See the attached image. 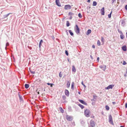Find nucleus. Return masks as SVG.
<instances>
[{
  "label": "nucleus",
  "instance_id": "44",
  "mask_svg": "<svg viewBox=\"0 0 127 127\" xmlns=\"http://www.w3.org/2000/svg\"><path fill=\"white\" fill-rule=\"evenodd\" d=\"M127 64V63L125 62V61H124L123 64L124 65H126Z\"/></svg>",
  "mask_w": 127,
  "mask_h": 127
},
{
  "label": "nucleus",
  "instance_id": "26",
  "mask_svg": "<svg viewBox=\"0 0 127 127\" xmlns=\"http://www.w3.org/2000/svg\"><path fill=\"white\" fill-rule=\"evenodd\" d=\"M97 45L98 46H100V45H101L100 42L99 40H98L97 41Z\"/></svg>",
  "mask_w": 127,
  "mask_h": 127
},
{
  "label": "nucleus",
  "instance_id": "5",
  "mask_svg": "<svg viewBox=\"0 0 127 127\" xmlns=\"http://www.w3.org/2000/svg\"><path fill=\"white\" fill-rule=\"evenodd\" d=\"M90 126L92 127H94L95 126V123L93 120H91L90 122Z\"/></svg>",
  "mask_w": 127,
  "mask_h": 127
},
{
  "label": "nucleus",
  "instance_id": "11",
  "mask_svg": "<svg viewBox=\"0 0 127 127\" xmlns=\"http://www.w3.org/2000/svg\"><path fill=\"white\" fill-rule=\"evenodd\" d=\"M122 49L123 51H126L127 50L126 46L125 45L123 46L122 47Z\"/></svg>",
  "mask_w": 127,
  "mask_h": 127
},
{
  "label": "nucleus",
  "instance_id": "20",
  "mask_svg": "<svg viewBox=\"0 0 127 127\" xmlns=\"http://www.w3.org/2000/svg\"><path fill=\"white\" fill-rule=\"evenodd\" d=\"M70 82L69 81H68L67 82V88H68L69 87L70 84Z\"/></svg>",
  "mask_w": 127,
  "mask_h": 127
},
{
  "label": "nucleus",
  "instance_id": "24",
  "mask_svg": "<svg viewBox=\"0 0 127 127\" xmlns=\"http://www.w3.org/2000/svg\"><path fill=\"white\" fill-rule=\"evenodd\" d=\"M70 25V24L68 21H66V26L67 27H69Z\"/></svg>",
  "mask_w": 127,
  "mask_h": 127
},
{
  "label": "nucleus",
  "instance_id": "58",
  "mask_svg": "<svg viewBox=\"0 0 127 127\" xmlns=\"http://www.w3.org/2000/svg\"><path fill=\"white\" fill-rule=\"evenodd\" d=\"M90 1V0H88L87 2H89Z\"/></svg>",
  "mask_w": 127,
  "mask_h": 127
},
{
  "label": "nucleus",
  "instance_id": "53",
  "mask_svg": "<svg viewBox=\"0 0 127 127\" xmlns=\"http://www.w3.org/2000/svg\"><path fill=\"white\" fill-rule=\"evenodd\" d=\"M112 103L113 104H115L116 103L115 102H112Z\"/></svg>",
  "mask_w": 127,
  "mask_h": 127
},
{
  "label": "nucleus",
  "instance_id": "50",
  "mask_svg": "<svg viewBox=\"0 0 127 127\" xmlns=\"http://www.w3.org/2000/svg\"><path fill=\"white\" fill-rule=\"evenodd\" d=\"M99 57H98L97 58V61L98 62H99Z\"/></svg>",
  "mask_w": 127,
  "mask_h": 127
},
{
  "label": "nucleus",
  "instance_id": "3",
  "mask_svg": "<svg viewBox=\"0 0 127 127\" xmlns=\"http://www.w3.org/2000/svg\"><path fill=\"white\" fill-rule=\"evenodd\" d=\"M66 118L67 121H72L73 119V117L68 115H67L66 116Z\"/></svg>",
  "mask_w": 127,
  "mask_h": 127
},
{
  "label": "nucleus",
  "instance_id": "2",
  "mask_svg": "<svg viewBox=\"0 0 127 127\" xmlns=\"http://www.w3.org/2000/svg\"><path fill=\"white\" fill-rule=\"evenodd\" d=\"M76 27L74 28V30L77 34H78L80 32V29L77 25H76Z\"/></svg>",
  "mask_w": 127,
  "mask_h": 127
},
{
  "label": "nucleus",
  "instance_id": "36",
  "mask_svg": "<svg viewBox=\"0 0 127 127\" xmlns=\"http://www.w3.org/2000/svg\"><path fill=\"white\" fill-rule=\"evenodd\" d=\"M62 98L63 100H65L66 99V97L65 95H64L62 96Z\"/></svg>",
  "mask_w": 127,
  "mask_h": 127
},
{
  "label": "nucleus",
  "instance_id": "45",
  "mask_svg": "<svg viewBox=\"0 0 127 127\" xmlns=\"http://www.w3.org/2000/svg\"><path fill=\"white\" fill-rule=\"evenodd\" d=\"M73 87H74V85H71V89H73V90L74 89V88H73Z\"/></svg>",
  "mask_w": 127,
  "mask_h": 127
},
{
  "label": "nucleus",
  "instance_id": "63",
  "mask_svg": "<svg viewBox=\"0 0 127 127\" xmlns=\"http://www.w3.org/2000/svg\"><path fill=\"white\" fill-rule=\"evenodd\" d=\"M122 0V1H125L126 0Z\"/></svg>",
  "mask_w": 127,
  "mask_h": 127
},
{
  "label": "nucleus",
  "instance_id": "59",
  "mask_svg": "<svg viewBox=\"0 0 127 127\" xmlns=\"http://www.w3.org/2000/svg\"><path fill=\"white\" fill-rule=\"evenodd\" d=\"M74 83L73 82H72V84L71 85H74Z\"/></svg>",
  "mask_w": 127,
  "mask_h": 127
},
{
  "label": "nucleus",
  "instance_id": "62",
  "mask_svg": "<svg viewBox=\"0 0 127 127\" xmlns=\"http://www.w3.org/2000/svg\"><path fill=\"white\" fill-rule=\"evenodd\" d=\"M120 127H124L123 126H121Z\"/></svg>",
  "mask_w": 127,
  "mask_h": 127
},
{
  "label": "nucleus",
  "instance_id": "6",
  "mask_svg": "<svg viewBox=\"0 0 127 127\" xmlns=\"http://www.w3.org/2000/svg\"><path fill=\"white\" fill-rule=\"evenodd\" d=\"M71 8V6L69 4L66 5L65 6L64 9L65 10L70 9Z\"/></svg>",
  "mask_w": 127,
  "mask_h": 127
},
{
  "label": "nucleus",
  "instance_id": "37",
  "mask_svg": "<svg viewBox=\"0 0 127 127\" xmlns=\"http://www.w3.org/2000/svg\"><path fill=\"white\" fill-rule=\"evenodd\" d=\"M10 14V13H8L6 15H4V17L5 18L6 17H7L9 16V14Z\"/></svg>",
  "mask_w": 127,
  "mask_h": 127
},
{
  "label": "nucleus",
  "instance_id": "51",
  "mask_svg": "<svg viewBox=\"0 0 127 127\" xmlns=\"http://www.w3.org/2000/svg\"><path fill=\"white\" fill-rule=\"evenodd\" d=\"M95 102H92V104L93 105H95Z\"/></svg>",
  "mask_w": 127,
  "mask_h": 127
},
{
  "label": "nucleus",
  "instance_id": "30",
  "mask_svg": "<svg viewBox=\"0 0 127 127\" xmlns=\"http://www.w3.org/2000/svg\"><path fill=\"white\" fill-rule=\"evenodd\" d=\"M105 108L106 110H109V106L107 105H106L105 106Z\"/></svg>",
  "mask_w": 127,
  "mask_h": 127
},
{
  "label": "nucleus",
  "instance_id": "10",
  "mask_svg": "<svg viewBox=\"0 0 127 127\" xmlns=\"http://www.w3.org/2000/svg\"><path fill=\"white\" fill-rule=\"evenodd\" d=\"M104 7H102L100 10V11L101 12V14L102 15H104Z\"/></svg>",
  "mask_w": 127,
  "mask_h": 127
},
{
  "label": "nucleus",
  "instance_id": "33",
  "mask_svg": "<svg viewBox=\"0 0 127 127\" xmlns=\"http://www.w3.org/2000/svg\"><path fill=\"white\" fill-rule=\"evenodd\" d=\"M112 12H111V13H110L109 14H108V17L109 18H111V14Z\"/></svg>",
  "mask_w": 127,
  "mask_h": 127
},
{
  "label": "nucleus",
  "instance_id": "39",
  "mask_svg": "<svg viewBox=\"0 0 127 127\" xmlns=\"http://www.w3.org/2000/svg\"><path fill=\"white\" fill-rule=\"evenodd\" d=\"M118 32L120 33L121 34H122V33H123L122 31H120L119 29H118Z\"/></svg>",
  "mask_w": 127,
  "mask_h": 127
},
{
  "label": "nucleus",
  "instance_id": "14",
  "mask_svg": "<svg viewBox=\"0 0 127 127\" xmlns=\"http://www.w3.org/2000/svg\"><path fill=\"white\" fill-rule=\"evenodd\" d=\"M19 92L18 93V96L19 97V99L20 101H23V98H22V96L20 95L19 94Z\"/></svg>",
  "mask_w": 127,
  "mask_h": 127
},
{
  "label": "nucleus",
  "instance_id": "49",
  "mask_svg": "<svg viewBox=\"0 0 127 127\" xmlns=\"http://www.w3.org/2000/svg\"><path fill=\"white\" fill-rule=\"evenodd\" d=\"M28 48L30 49H32V48L31 47H30L29 46H28Z\"/></svg>",
  "mask_w": 127,
  "mask_h": 127
},
{
  "label": "nucleus",
  "instance_id": "4",
  "mask_svg": "<svg viewBox=\"0 0 127 127\" xmlns=\"http://www.w3.org/2000/svg\"><path fill=\"white\" fill-rule=\"evenodd\" d=\"M109 122L111 124L114 125L111 115H110L109 116Z\"/></svg>",
  "mask_w": 127,
  "mask_h": 127
},
{
  "label": "nucleus",
  "instance_id": "17",
  "mask_svg": "<svg viewBox=\"0 0 127 127\" xmlns=\"http://www.w3.org/2000/svg\"><path fill=\"white\" fill-rule=\"evenodd\" d=\"M72 71L74 72H75L76 71V70L75 67L74 65H73L72 67Z\"/></svg>",
  "mask_w": 127,
  "mask_h": 127
},
{
  "label": "nucleus",
  "instance_id": "56",
  "mask_svg": "<svg viewBox=\"0 0 127 127\" xmlns=\"http://www.w3.org/2000/svg\"><path fill=\"white\" fill-rule=\"evenodd\" d=\"M91 100L92 101H95V100H94V99H92Z\"/></svg>",
  "mask_w": 127,
  "mask_h": 127
},
{
  "label": "nucleus",
  "instance_id": "7",
  "mask_svg": "<svg viewBox=\"0 0 127 127\" xmlns=\"http://www.w3.org/2000/svg\"><path fill=\"white\" fill-rule=\"evenodd\" d=\"M114 86V85H110L108 86L107 87H106L105 89L107 90L110 89H112Z\"/></svg>",
  "mask_w": 127,
  "mask_h": 127
},
{
  "label": "nucleus",
  "instance_id": "9",
  "mask_svg": "<svg viewBox=\"0 0 127 127\" xmlns=\"http://www.w3.org/2000/svg\"><path fill=\"white\" fill-rule=\"evenodd\" d=\"M65 94L67 96H68L69 95V93L68 91L66 90L65 89Z\"/></svg>",
  "mask_w": 127,
  "mask_h": 127
},
{
  "label": "nucleus",
  "instance_id": "35",
  "mask_svg": "<svg viewBox=\"0 0 127 127\" xmlns=\"http://www.w3.org/2000/svg\"><path fill=\"white\" fill-rule=\"evenodd\" d=\"M69 15H73L74 14L72 12H69L68 13Z\"/></svg>",
  "mask_w": 127,
  "mask_h": 127
},
{
  "label": "nucleus",
  "instance_id": "38",
  "mask_svg": "<svg viewBox=\"0 0 127 127\" xmlns=\"http://www.w3.org/2000/svg\"><path fill=\"white\" fill-rule=\"evenodd\" d=\"M61 73V72H60L59 73V76L60 77H61L62 76V74Z\"/></svg>",
  "mask_w": 127,
  "mask_h": 127
},
{
  "label": "nucleus",
  "instance_id": "40",
  "mask_svg": "<svg viewBox=\"0 0 127 127\" xmlns=\"http://www.w3.org/2000/svg\"><path fill=\"white\" fill-rule=\"evenodd\" d=\"M65 53L67 56H68V51L67 50H65Z\"/></svg>",
  "mask_w": 127,
  "mask_h": 127
},
{
  "label": "nucleus",
  "instance_id": "22",
  "mask_svg": "<svg viewBox=\"0 0 127 127\" xmlns=\"http://www.w3.org/2000/svg\"><path fill=\"white\" fill-rule=\"evenodd\" d=\"M78 105L82 109H83L84 108V106L80 104H79Z\"/></svg>",
  "mask_w": 127,
  "mask_h": 127
},
{
  "label": "nucleus",
  "instance_id": "54",
  "mask_svg": "<svg viewBox=\"0 0 127 127\" xmlns=\"http://www.w3.org/2000/svg\"><path fill=\"white\" fill-rule=\"evenodd\" d=\"M72 18V17L71 16L69 18V19L70 20H71Z\"/></svg>",
  "mask_w": 127,
  "mask_h": 127
},
{
  "label": "nucleus",
  "instance_id": "16",
  "mask_svg": "<svg viewBox=\"0 0 127 127\" xmlns=\"http://www.w3.org/2000/svg\"><path fill=\"white\" fill-rule=\"evenodd\" d=\"M91 32V31L90 29H89L88 30L87 32L86 33V34L88 35L90 34Z\"/></svg>",
  "mask_w": 127,
  "mask_h": 127
},
{
  "label": "nucleus",
  "instance_id": "27",
  "mask_svg": "<svg viewBox=\"0 0 127 127\" xmlns=\"http://www.w3.org/2000/svg\"><path fill=\"white\" fill-rule=\"evenodd\" d=\"M104 40L103 37H101V41L102 42H103V44L104 43Z\"/></svg>",
  "mask_w": 127,
  "mask_h": 127
},
{
  "label": "nucleus",
  "instance_id": "28",
  "mask_svg": "<svg viewBox=\"0 0 127 127\" xmlns=\"http://www.w3.org/2000/svg\"><path fill=\"white\" fill-rule=\"evenodd\" d=\"M69 111L71 112L72 111L71 107L69 106L68 108Z\"/></svg>",
  "mask_w": 127,
  "mask_h": 127
},
{
  "label": "nucleus",
  "instance_id": "23",
  "mask_svg": "<svg viewBox=\"0 0 127 127\" xmlns=\"http://www.w3.org/2000/svg\"><path fill=\"white\" fill-rule=\"evenodd\" d=\"M121 34L120 35V38L122 39H123L124 37V35L123 34V33L122 34Z\"/></svg>",
  "mask_w": 127,
  "mask_h": 127
},
{
  "label": "nucleus",
  "instance_id": "1",
  "mask_svg": "<svg viewBox=\"0 0 127 127\" xmlns=\"http://www.w3.org/2000/svg\"><path fill=\"white\" fill-rule=\"evenodd\" d=\"M90 112L89 110L86 109L84 111V115L85 116L87 117H89L90 116L89 114Z\"/></svg>",
  "mask_w": 127,
  "mask_h": 127
},
{
  "label": "nucleus",
  "instance_id": "46",
  "mask_svg": "<svg viewBox=\"0 0 127 127\" xmlns=\"http://www.w3.org/2000/svg\"><path fill=\"white\" fill-rule=\"evenodd\" d=\"M96 97V95H93V97L94 99H96L95 98Z\"/></svg>",
  "mask_w": 127,
  "mask_h": 127
},
{
  "label": "nucleus",
  "instance_id": "19",
  "mask_svg": "<svg viewBox=\"0 0 127 127\" xmlns=\"http://www.w3.org/2000/svg\"><path fill=\"white\" fill-rule=\"evenodd\" d=\"M68 32L72 36L73 35V33L72 32V31L70 30H68Z\"/></svg>",
  "mask_w": 127,
  "mask_h": 127
},
{
  "label": "nucleus",
  "instance_id": "64",
  "mask_svg": "<svg viewBox=\"0 0 127 127\" xmlns=\"http://www.w3.org/2000/svg\"><path fill=\"white\" fill-rule=\"evenodd\" d=\"M126 34L127 37V32L126 33Z\"/></svg>",
  "mask_w": 127,
  "mask_h": 127
},
{
  "label": "nucleus",
  "instance_id": "60",
  "mask_svg": "<svg viewBox=\"0 0 127 127\" xmlns=\"http://www.w3.org/2000/svg\"><path fill=\"white\" fill-rule=\"evenodd\" d=\"M90 57H91V59H93V57H92V56L91 55L90 56Z\"/></svg>",
  "mask_w": 127,
  "mask_h": 127
},
{
  "label": "nucleus",
  "instance_id": "12",
  "mask_svg": "<svg viewBox=\"0 0 127 127\" xmlns=\"http://www.w3.org/2000/svg\"><path fill=\"white\" fill-rule=\"evenodd\" d=\"M104 67H103L102 65H101L99 66V67L101 69H103V70L105 71L106 68V65H104Z\"/></svg>",
  "mask_w": 127,
  "mask_h": 127
},
{
  "label": "nucleus",
  "instance_id": "43",
  "mask_svg": "<svg viewBox=\"0 0 127 127\" xmlns=\"http://www.w3.org/2000/svg\"><path fill=\"white\" fill-rule=\"evenodd\" d=\"M47 84L48 85H54V84H53V83H47Z\"/></svg>",
  "mask_w": 127,
  "mask_h": 127
},
{
  "label": "nucleus",
  "instance_id": "41",
  "mask_svg": "<svg viewBox=\"0 0 127 127\" xmlns=\"http://www.w3.org/2000/svg\"><path fill=\"white\" fill-rule=\"evenodd\" d=\"M60 108L61 109V110H60L61 111L62 113H63L64 112V110H63V109L62 108L60 107Z\"/></svg>",
  "mask_w": 127,
  "mask_h": 127
},
{
  "label": "nucleus",
  "instance_id": "21",
  "mask_svg": "<svg viewBox=\"0 0 127 127\" xmlns=\"http://www.w3.org/2000/svg\"><path fill=\"white\" fill-rule=\"evenodd\" d=\"M97 3L95 1H94L92 4L93 6H95L97 5Z\"/></svg>",
  "mask_w": 127,
  "mask_h": 127
},
{
  "label": "nucleus",
  "instance_id": "52",
  "mask_svg": "<svg viewBox=\"0 0 127 127\" xmlns=\"http://www.w3.org/2000/svg\"><path fill=\"white\" fill-rule=\"evenodd\" d=\"M92 47L93 48H95V46L94 45H92Z\"/></svg>",
  "mask_w": 127,
  "mask_h": 127
},
{
  "label": "nucleus",
  "instance_id": "31",
  "mask_svg": "<svg viewBox=\"0 0 127 127\" xmlns=\"http://www.w3.org/2000/svg\"><path fill=\"white\" fill-rule=\"evenodd\" d=\"M30 71L31 73L32 74H34L35 73V72L34 71H32L30 70Z\"/></svg>",
  "mask_w": 127,
  "mask_h": 127
},
{
  "label": "nucleus",
  "instance_id": "61",
  "mask_svg": "<svg viewBox=\"0 0 127 127\" xmlns=\"http://www.w3.org/2000/svg\"><path fill=\"white\" fill-rule=\"evenodd\" d=\"M53 85H50V87H53Z\"/></svg>",
  "mask_w": 127,
  "mask_h": 127
},
{
  "label": "nucleus",
  "instance_id": "55",
  "mask_svg": "<svg viewBox=\"0 0 127 127\" xmlns=\"http://www.w3.org/2000/svg\"><path fill=\"white\" fill-rule=\"evenodd\" d=\"M101 113L102 115H104V113L103 111H102L101 112Z\"/></svg>",
  "mask_w": 127,
  "mask_h": 127
},
{
  "label": "nucleus",
  "instance_id": "15",
  "mask_svg": "<svg viewBox=\"0 0 127 127\" xmlns=\"http://www.w3.org/2000/svg\"><path fill=\"white\" fill-rule=\"evenodd\" d=\"M43 40L42 39H41L40 40L39 43V48H40L41 46V44L43 43Z\"/></svg>",
  "mask_w": 127,
  "mask_h": 127
},
{
  "label": "nucleus",
  "instance_id": "47",
  "mask_svg": "<svg viewBox=\"0 0 127 127\" xmlns=\"http://www.w3.org/2000/svg\"><path fill=\"white\" fill-rule=\"evenodd\" d=\"M125 107L126 108H127V102L126 103L125 105Z\"/></svg>",
  "mask_w": 127,
  "mask_h": 127
},
{
  "label": "nucleus",
  "instance_id": "18",
  "mask_svg": "<svg viewBox=\"0 0 127 127\" xmlns=\"http://www.w3.org/2000/svg\"><path fill=\"white\" fill-rule=\"evenodd\" d=\"M29 84H26L25 85V88L27 89L29 88Z\"/></svg>",
  "mask_w": 127,
  "mask_h": 127
},
{
  "label": "nucleus",
  "instance_id": "29",
  "mask_svg": "<svg viewBox=\"0 0 127 127\" xmlns=\"http://www.w3.org/2000/svg\"><path fill=\"white\" fill-rule=\"evenodd\" d=\"M81 83L82 84L83 86L84 87V89H85L86 88V86L84 84L83 81H82Z\"/></svg>",
  "mask_w": 127,
  "mask_h": 127
},
{
  "label": "nucleus",
  "instance_id": "8",
  "mask_svg": "<svg viewBox=\"0 0 127 127\" xmlns=\"http://www.w3.org/2000/svg\"><path fill=\"white\" fill-rule=\"evenodd\" d=\"M78 100L80 102L84 105H87V103L83 100L79 99Z\"/></svg>",
  "mask_w": 127,
  "mask_h": 127
},
{
  "label": "nucleus",
  "instance_id": "48",
  "mask_svg": "<svg viewBox=\"0 0 127 127\" xmlns=\"http://www.w3.org/2000/svg\"><path fill=\"white\" fill-rule=\"evenodd\" d=\"M125 8L126 10H127V4L125 6Z\"/></svg>",
  "mask_w": 127,
  "mask_h": 127
},
{
  "label": "nucleus",
  "instance_id": "13",
  "mask_svg": "<svg viewBox=\"0 0 127 127\" xmlns=\"http://www.w3.org/2000/svg\"><path fill=\"white\" fill-rule=\"evenodd\" d=\"M56 4L58 6L61 7V4L59 2V1H55Z\"/></svg>",
  "mask_w": 127,
  "mask_h": 127
},
{
  "label": "nucleus",
  "instance_id": "34",
  "mask_svg": "<svg viewBox=\"0 0 127 127\" xmlns=\"http://www.w3.org/2000/svg\"><path fill=\"white\" fill-rule=\"evenodd\" d=\"M78 16L80 18H81L82 17V15L80 13H79L78 14Z\"/></svg>",
  "mask_w": 127,
  "mask_h": 127
},
{
  "label": "nucleus",
  "instance_id": "32",
  "mask_svg": "<svg viewBox=\"0 0 127 127\" xmlns=\"http://www.w3.org/2000/svg\"><path fill=\"white\" fill-rule=\"evenodd\" d=\"M9 45V43L8 42H7L6 44V47H5V48L6 49V47L8 46Z\"/></svg>",
  "mask_w": 127,
  "mask_h": 127
},
{
  "label": "nucleus",
  "instance_id": "57",
  "mask_svg": "<svg viewBox=\"0 0 127 127\" xmlns=\"http://www.w3.org/2000/svg\"><path fill=\"white\" fill-rule=\"evenodd\" d=\"M78 94H79V95H80L81 94V93L80 92H78Z\"/></svg>",
  "mask_w": 127,
  "mask_h": 127
},
{
  "label": "nucleus",
  "instance_id": "42",
  "mask_svg": "<svg viewBox=\"0 0 127 127\" xmlns=\"http://www.w3.org/2000/svg\"><path fill=\"white\" fill-rule=\"evenodd\" d=\"M116 0H112L111 1L112 3H113L114 2H116Z\"/></svg>",
  "mask_w": 127,
  "mask_h": 127
},
{
  "label": "nucleus",
  "instance_id": "25",
  "mask_svg": "<svg viewBox=\"0 0 127 127\" xmlns=\"http://www.w3.org/2000/svg\"><path fill=\"white\" fill-rule=\"evenodd\" d=\"M121 24L123 26L125 24V22L124 20H122L121 22Z\"/></svg>",
  "mask_w": 127,
  "mask_h": 127
}]
</instances>
